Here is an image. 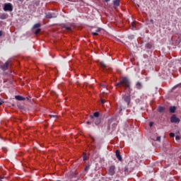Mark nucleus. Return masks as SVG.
I'll return each mask as SVG.
<instances>
[{"mask_svg": "<svg viewBox=\"0 0 181 181\" xmlns=\"http://www.w3.org/2000/svg\"><path fill=\"white\" fill-rule=\"evenodd\" d=\"M117 88H124V90H128L129 93H131L132 89H131V82L127 76L122 77L119 80V83H117L115 84Z\"/></svg>", "mask_w": 181, "mask_h": 181, "instance_id": "f257e3e1", "label": "nucleus"}, {"mask_svg": "<svg viewBox=\"0 0 181 181\" xmlns=\"http://www.w3.org/2000/svg\"><path fill=\"white\" fill-rule=\"evenodd\" d=\"M90 119L95 126H99L102 122L99 112H95L93 115H90Z\"/></svg>", "mask_w": 181, "mask_h": 181, "instance_id": "f03ea898", "label": "nucleus"}, {"mask_svg": "<svg viewBox=\"0 0 181 181\" xmlns=\"http://www.w3.org/2000/svg\"><path fill=\"white\" fill-rule=\"evenodd\" d=\"M3 10L5 11H10L11 12L13 11V6L11 3H6L4 4V7L3 8Z\"/></svg>", "mask_w": 181, "mask_h": 181, "instance_id": "7ed1b4c3", "label": "nucleus"}, {"mask_svg": "<svg viewBox=\"0 0 181 181\" xmlns=\"http://www.w3.org/2000/svg\"><path fill=\"white\" fill-rule=\"evenodd\" d=\"M11 64L10 62L9 61H6V63L4 64H2L0 66V69L2 70V71H6V70H8V67H9V65Z\"/></svg>", "mask_w": 181, "mask_h": 181, "instance_id": "20e7f679", "label": "nucleus"}, {"mask_svg": "<svg viewBox=\"0 0 181 181\" xmlns=\"http://www.w3.org/2000/svg\"><path fill=\"white\" fill-rule=\"evenodd\" d=\"M170 122L179 124L180 122V118L177 117L175 115H173V116L170 117Z\"/></svg>", "mask_w": 181, "mask_h": 181, "instance_id": "39448f33", "label": "nucleus"}, {"mask_svg": "<svg viewBox=\"0 0 181 181\" xmlns=\"http://www.w3.org/2000/svg\"><path fill=\"white\" fill-rule=\"evenodd\" d=\"M123 100L127 103V107L129 106L131 103V96L130 95H123Z\"/></svg>", "mask_w": 181, "mask_h": 181, "instance_id": "423d86ee", "label": "nucleus"}, {"mask_svg": "<svg viewBox=\"0 0 181 181\" xmlns=\"http://www.w3.org/2000/svg\"><path fill=\"white\" fill-rule=\"evenodd\" d=\"M108 173H109L110 176L115 175V165L110 166Z\"/></svg>", "mask_w": 181, "mask_h": 181, "instance_id": "0eeeda50", "label": "nucleus"}, {"mask_svg": "<svg viewBox=\"0 0 181 181\" xmlns=\"http://www.w3.org/2000/svg\"><path fill=\"white\" fill-rule=\"evenodd\" d=\"M101 28H97L96 30H95V31H91L90 32V34L93 36H95V35H99V32L101 31Z\"/></svg>", "mask_w": 181, "mask_h": 181, "instance_id": "6e6552de", "label": "nucleus"}, {"mask_svg": "<svg viewBox=\"0 0 181 181\" xmlns=\"http://www.w3.org/2000/svg\"><path fill=\"white\" fill-rule=\"evenodd\" d=\"M57 16L54 13H47L46 14V18L51 19V18H56Z\"/></svg>", "mask_w": 181, "mask_h": 181, "instance_id": "1a4fd4ad", "label": "nucleus"}, {"mask_svg": "<svg viewBox=\"0 0 181 181\" xmlns=\"http://www.w3.org/2000/svg\"><path fill=\"white\" fill-rule=\"evenodd\" d=\"M115 153H116V157H117V160H119V161H122V158L121 153H119V151L117 150L115 151Z\"/></svg>", "mask_w": 181, "mask_h": 181, "instance_id": "9d476101", "label": "nucleus"}, {"mask_svg": "<svg viewBox=\"0 0 181 181\" xmlns=\"http://www.w3.org/2000/svg\"><path fill=\"white\" fill-rule=\"evenodd\" d=\"M135 87L136 89L138 90H141V88H143L142 83L141 82H136Z\"/></svg>", "mask_w": 181, "mask_h": 181, "instance_id": "9b49d317", "label": "nucleus"}, {"mask_svg": "<svg viewBox=\"0 0 181 181\" xmlns=\"http://www.w3.org/2000/svg\"><path fill=\"white\" fill-rule=\"evenodd\" d=\"M169 110H170V112L171 114H174L175 112V110H176V107L175 106H171V107H170Z\"/></svg>", "mask_w": 181, "mask_h": 181, "instance_id": "f8f14e48", "label": "nucleus"}, {"mask_svg": "<svg viewBox=\"0 0 181 181\" xmlns=\"http://www.w3.org/2000/svg\"><path fill=\"white\" fill-rule=\"evenodd\" d=\"M153 44L152 42H148L146 45V48H147L148 49H151L153 48Z\"/></svg>", "mask_w": 181, "mask_h": 181, "instance_id": "ddd939ff", "label": "nucleus"}, {"mask_svg": "<svg viewBox=\"0 0 181 181\" xmlns=\"http://www.w3.org/2000/svg\"><path fill=\"white\" fill-rule=\"evenodd\" d=\"M16 99L18 101H23V100H25V98L23 96H21V95H16Z\"/></svg>", "mask_w": 181, "mask_h": 181, "instance_id": "4468645a", "label": "nucleus"}, {"mask_svg": "<svg viewBox=\"0 0 181 181\" xmlns=\"http://www.w3.org/2000/svg\"><path fill=\"white\" fill-rule=\"evenodd\" d=\"M62 29H66L68 32H71L72 31V28L71 27H67L65 25H64L62 27Z\"/></svg>", "mask_w": 181, "mask_h": 181, "instance_id": "2eb2a0df", "label": "nucleus"}, {"mask_svg": "<svg viewBox=\"0 0 181 181\" xmlns=\"http://www.w3.org/2000/svg\"><path fill=\"white\" fill-rule=\"evenodd\" d=\"M113 6H115V7H119V0L113 1Z\"/></svg>", "mask_w": 181, "mask_h": 181, "instance_id": "dca6fc26", "label": "nucleus"}, {"mask_svg": "<svg viewBox=\"0 0 181 181\" xmlns=\"http://www.w3.org/2000/svg\"><path fill=\"white\" fill-rule=\"evenodd\" d=\"M100 65L102 69H103L104 70L106 69L107 65L103 62H100Z\"/></svg>", "mask_w": 181, "mask_h": 181, "instance_id": "f3484780", "label": "nucleus"}, {"mask_svg": "<svg viewBox=\"0 0 181 181\" xmlns=\"http://www.w3.org/2000/svg\"><path fill=\"white\" fill-rule=\"evenodd\" d=\"M40 27H41V24L37 23V24L33 25V28L36 29V28H39Z\"/></svg>", "mask_w": 181, "mask_h": 181, "instance_id": "a211bd4d", "label": "nucleus"}, {"mask_svg": "<svg viewBox=\"0 0 181 181\" xmlns=\"http://www.w3.org/2000/svg\"><path fill=\"white\" fill-rule=\"evenodd\" d=\"M164 110H165V107H158V112H159L160 113L163 112Z\"/></svg>", "mask_w": 181, "mask_h": 181, "instance_id": "6ab92c4d", "label": "nucleus"}, {"mask_svg": "<svg viewBox=\"0 0 181 181\" xmlns=\"http://www.w3.org/2000/svg\"><path fill=\"white\" fill-rule=\"evenodd\" d=\"M41 32V29L38 28L35 31V35H37Z\"/></svg>", "mask_w": 181, "mask_h": 181, "instance_id": "aec40b11", "label": "nucleus"}, {"mask_svg": "<svg viewBox=\"0 0 181 181\" xmlns=\"http://www.w3.org/2000/svg\"><path fill=\"white\" fill-rule=\"evenodd\" d=\"M1 19H2V20L6 19V14H2L1 16Z\"/></svg>", "mask_w": 181, "mask_h": 181, "instance_id": "412c9836", "label": "nucleus"}, {"mask_svg": "<svg viewBox=\"0 0 181 181\" xmlns=\"http://www.w3.org/2000/svg\"><path fill=\"white\" fill-rule=\"evenodd\" d=\"M100 87H102L103 88H107V84L106 83H101Z\"/></svg>", "mask_w": 181, "mask_h": 181, "instance_id": "4be33fe9", "label": "nucleus"}, {"mask_svg": "<svg viewBox=\"0 0 181 181\" xmlns=\"http://www.w3.org/2000/svg\"><path fill=\"white\" fill-rule=\"evenodd\" d=\"M175 133H170V138H173V137H175Z\"/></svg>", "mask_w": 181, "mask_h": 181, "instance_id": "5701e85b", "label": "nucleus"}, {"mask_svg": "<svg viewBox=\"0 0 181 181\" xmlns=\"http://www.w3.org/2000/svg\"><path fill=\"white\" fill-rule=\"evenodd\" d=\"M93 123L91 119L89 121L86 122V124H91Z\"/></svg>", "mask_w": 181, "mask_h": 181, "instance_id": "b1692460", "label": "nucleus"}, {"mask_svg": "<svg viewBox=\"0 0 181 181\" xmlns=\"http://www.w3.org/2000/svg\"><path fill=\"white\" fill-rule=\"evenodd\" d=\"M160 136H157V138H156V141H160Z\"/></svg>", "mask_w": 181, "mask_h": 181, "instance_id": "393cba45", "label": "nucleus"}, {"mask_svg": "<svg viewBox=\"0 0 181 181\" xmlns=\"http://www.w3.org/2000/svg\"><path fill=\"white\" fill-rule=\"evenodd\" d=\"M153 122H151L150 123H149V126L151 127H152L153 126Z\"/></svg>", "mask_w": 181, "mask_h": 181, "instance_id": "a878e982", "label": "nucleus"}, {"mask_svg": "<svg viewBox=\"0 0 181 181\" xmlns=\"http://www.w3.org/2000/svg\"><path fill=\"white\" fill-rule=\"evenodd\" d=\"M175 139H176V141H179L180 139V136H176Z\"/></svg>", "mask_w": 181, "mask_h": 181, "instance_id": "bb28decb", "label": "nucleus"}, {"mask_svg": "<svg viewBox=\"0 0 181 181\" xmlns=\"http://www.w3.org/2000/svg\"><path fill=\"white\" fill-rule=\"evenodd\" d=\"M88 170H89V166L88 165L85 168V171L87 172Z\"/></svg>", "mask_w": 181, "mask_h": 181, "instance_id": "cd10ccee", "label": "nucleus"}, {"mask_svg": "<svg viewBox=\"0 0 181 181\" xmlns=\"http://www.w3.org/2000/svg\"><path fill=\"white\" fill-rule=\"evenodd\" d=\"M4 104V101L0 99V105Z\"/></svg>", "mask_w": 181, "mask_h": 181, "instance_id": "c85d7f7f", "label": "nucleus"}, {"mask_svg": "<svg viewBox=\"0 0 181 181\" xmlns=\"http://www.w3.org/2000/svg\"><path fill=\"white\" fill-rule=\"evenodd\" d=\"M49 117H50L51 118H54V117H55L56 116L54 115H50Z\"/></svg>", "mask_w": 181, "mask_h": 181, "instance_id": "c756f323", "label": "nucleus"}, {"mask_svg": "<svg viewBox=\"0 0 181 181\" xmlns=\"http://www.w3.org/2000/svg\"><path fill=\"white\" fill-rule=\"evenodd\" d=\"M150 23H151V24H153V23H154L153 20V19H151V20L150 21Z\"/></svg>", "mask_w": 181, "mask_h": 181, "instance_id": "7c9ffc66", "label": "nucleus"}, {"mask_svg": "<svg viewBox=\"0 0 181 181\" xmlns=\"http://www.w3.org/2000/svg\"><path fill=\"white\" fill-rule=\"evenodd\" d=\"M101 103L104 104L105 103V100L103 99H101Z\"/></svg>", "mask_w": 181, "mask_h": 181, "instance_id": "2f4dec72", "label": "nucleus"}, {"mask_svg": "<svg viewBox=\"0 0 181 181\" xmlns=\"http://www.w3.org/2000/svg\"><path fill=\"white\" fill-rule=\"evenodd\" d=\"M90 139H92L93 141L95 142V138L93 136H90Z\"/></svg>", "mask_w": 181, "mask_h": 181, "instance_id": "473e14b6", "label": "nucleus"}, {"mask_svg": "<svg viewBox=\"0 0 181 181\" xmlns=\"http://www.w3.org/2000/svg\"><path fill=\"white\" fill-rule=\"evenodd\" d=\"M3 35V32L1 30H0V37Z\"/></svg>", "mask_w": 181, "mask_h": 181, "instance_id": "72a5a7b5", "label": "nucleus"}, {"mask_svg": "<svg viewBox=\"0 0 181 181\" xmlns=\"http://www.w3.org/2000/svg\"><path fill=\"white\" fill-rule=\"evenodd\" d=\"M106 3H107L108 1H110V0H104Z\"/></svg>", "mask_w": 181, "mask_h": 181, "instance_id": "f704fd0d", "label": "nucleus"}, {"mask_svg": "<svg viewBox=\"0 0 181 181\" xmlns=\"http://www.w3.org/2000/svg\"><path fill=\"white\" fill-rule=\"evenodd\" d=\"M127 170H128V168H125L124 171L127 172Z\"/></svg>", "mask_w": 181, "mask_h": 181, "instance_id": "c9c22d12", "label": "nucleus"}, {"mask_svg": "<svg viewBox=\"0 0 181 181\" xmlns=\"http://www.w3.org/2000/svg\"><path fill=\"white\" fill-rule=\"evenodd\" d=\"M83 160H86V158L85 157H83Z\"/></svg>", "mask_w": 181, "mask_h": 181, "instance_id": "e433bc0d", "label": "nucleus"}, {"mask_svg": "<svg viewBox=\"0 0 181 181\" xmlns=\"http://www.w3.org/2000/svg\"><path fill=\"white\" fill-rule=\"evenodd\" d=\"M134 23H132V26H134Z\"/></svg>", "mask_w": 181, "mask_h": 181, "instance_id": "4c0bfd02", "label": "nucleus"}, {"mask_svg": "<svg viewBox=\"0 0 181 181\" xmlns=\"http://www.w3.org/2000/svg\"><path fill=\"white\" fill-rule=\"evenodd\" d=\"M169 181H173V180H169Z\"/></svg>", "mask_w": 181, "mask_h": 181, "instance_id": "58836bf2", "label": "nucleus"}, {"mask_svg": "<svg viewBox=\"0 0 181 181\" xmlns=\"http://www.w3.org/2000/svg\"><path fill=\"white\" fill-rule=\"evenodd\" d=\"M0 181H3V180H0Z\"/></svg>", "mask_w": 181, "mask_h": 181, "instance_id": "ea45409f", "label": "nucleus"}]
</instances>
